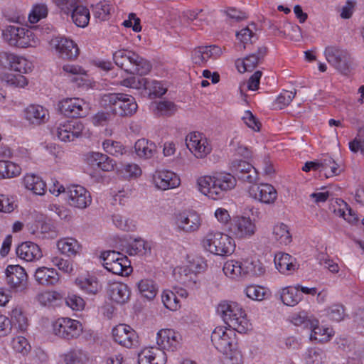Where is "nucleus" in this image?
I'll list each match as a JSON object with an SVG mask.
<instances>
[{"label": "nucleus", "mask_w": 364, "mask_h": 364, "mask_svg": "<svg viewBox=\"0 0 364 364\" xmlns=\"http://www.w3.org/2000/svg\"><path fill=\"white\" fill-rule=\"evenodd\" d=\"M50 45L59 53L60 58L74 60L79 55V48L71 39L63 36H57L50 41Z\"/></svg>", "instance_id": "f3484780"}, {"label": "nucleus", "mask_w": 364, "mask_h": 364, "mask_svg": "<svg viewBox=\"0 0 364 364\" xmlns=\"http://www.w3.org/2000/svg\"><path fill=\"white\" fill-rule=\"evenodd\" d=\"M84 124L78 120L72 119L60 123L52 130V134L60 141L70 142L82 135Z\"/></svg>", "instance_id": "1a4fd4ad"}, {"label": "nucleus", "mask_w": 364, "mask_h": 364, "mask_svg": "<svg viewBox=\"0 0 364 364\" xmlns=\"http://www.w3.org/2000/svg\"><path fill=\"white\" fill-rule=\"evenodd\" d=\"M245 294L252 300L262 301L264 299L266 290L261 286L250 285L245 289Z\"/></svg>", "instance_id": "052dcab7"}, {"label": "nucleus", "mask_w": 364, "mask_h": 364, "mask_svg": "<svg viewBox=\"0 0 364 364\" xmlns=\"http://www.w3.org/2000/svg\"><path fill=\"white\" fill-rule=\"evenodd\" d=\"M154 181L156 187L161 190L176 188L181 183L177 174L167 170L156 171L154 175Z\"/></svg>", "instance_id": "b1692460"}, {"label": "nucleus", "mask_w": 364, "mask_h": 364, "mask_svg": "<svg viewBox=\"0 0 364 364\" xmlns=\"http://www.w3.org/2000/svg\"><path fill=\"white\" fill-rule=\"evenodd\" d=\"M113 59L117 66L133 75H146L152 68L149 61L130 50L121 49L114 52Z\"/></svg>", "instance_id": "f03ea898"}, {"label": "nucleus", "mask_w": 364, "mask_h": 364, "mask_svg": "<svg viewBox=\"0 0 364 364\" xmlns=\"http://www.w3.org/2000/svg\"><path fill=\"white\" fill-rule=\"evenodd\" d=\"M108 295L113 302L124 304L129 299L130 291L127 284L122 282H114L109 286Z\"/></svg>", "instance_id": "cd10ccee"}, {"label": "nucleus", "mask_w": 364, "mask_h": 364, "mask_svg": "<svg viewBox=\"0 0 364 364\" xmlns=\"http://www.w3.org/2000/svg\"><path fill=\"white\" fill-rule=\"evenodd\" d=\"M176 225L178 228L186 232L196 231L200 226V219L198 215L195 213H181L176 217Z\"/></svg>", "instance_id": "bb28decb"}, {"label": "nucleus", "mask_w": 364, "mask_h": 364, "mask_svg": "<svg viewBox=\"0 0 364 364\" xmlns=\"http://www.w3.org/2000/svg\"><path fill=\"white\" fill-rule=\"evenodd\" d=\"M66 200L68 205L79 209H85L92 202L90 192L80 185H71L66 188Z\"/></svg>", "instance_id": "ddd939ff"}, {"label": "nucleus", "mask_w": 364, "mask_h": 364, "mask_svg": "<svg viewBox=\"0 0 364 364\" xmlns=\"http://www.w3.org/2000/svg\"><path fill=\"white\" fill-rule=\"evenodd\" d=\"M14 60H12L10 70L18 72L19 73H27L31 70V63L26 58L14 55Z\"/></svg>", "instance_id": "3c124183"}, {"label": "nucleus", "mask_w": 364, "mask_h": 364, "mask_svg": "<svg viewBox=\"0 0 364 364\" xmlns=\"http://www.w3.org/2000/svg\"><path fill=\"white\" fill-rule=\"evenodd\" d=\"M217 312L229 328L238 333H246L250 329V323L247 319L246 314L237 303L223 301L218 304Z\"/></svg>", "instance_id": "7ed1b4c3"}, {"label": "nucleus", "mask_w": 364, "mask_h": 364, "mask_svg": "<svg viewBox=\"0 0 364 364\" xmlns=\"http://www.w3.org/2000/svg\"><path fill=\"white\" fill-rule=\"evenodd\" d=\"M145 90L149 91V95L151 97H161L166 92V89L162 86L161 82L155 80L150 81L148 79Z\"/></svg>", "instance_id": "0e129e2a"}, {"label": "nucleus", "mask_w": 364, "mask_h": 364, "mask_svg": "<svg viewBox=\"0 0 364 364\" xmlns=\"http://www.w3.org/2000/svg\"><path fill=\"white\" fill-rule=\"evenodd\" d=\"M235 331L231 328L218 326L212 332L211 341L219 351L227 353L236 343Z\"/></svg>", "instance_id": "9b49d317"}, {"label": "nucleus", "mask_w": 364, "mask_h": 364, "mask_svg": "<svg viewBox=\"0 0 364 364\" xmlns=\"http://www.w3.org/2000/svg\"><path fill=\"white\" fill-rule=\"evenodd\" d=\"M229 168L235 178L243 182L254 183L259 178L256 168L245 160L237 159L232 160Z\"/></svg>", "instance_id": "9d476101"}, {"label": "nucleus", "mask_w": 364, "mask_h": 364, "mask_svg": "<svg viewBox=\"0 0 364 364\" xmlns=\"http://www.w3.org/2000/svg\"><path fill=\"white\" fill-rule=\"evenodd\" d=\"M300 285L286 287L280 291V299L284 304L289 306L296 305L302 299V294L299 292Z\"/></svg>", "instance_id": "2f4dec72"}, {"label": "nucleus", "mask_w": 364, "mask_h": 364, "mask_svg": "<svg viewBox=\"0 0 364 364\" xmlns=\"http://www.w3.org/2000/svg\"><path fill=\"white\" fill-rule=\"evenodd\" d=\"M203 248L210 253L227 256L235 251V244L228 235L218 231L210 230L201 240Z\"/></svg>", "instance_id": "39448f33"}, {"label": "nucleus", "mask_w": 364, "mask_h": 364, "mask_svg": "<svg viewBox=\"0 0 364 364\" xmlns=\"http://www.w3.org/2000/svg\"><path fill=\"white\" fill-rule=\"evenodd\" d=\"M166 355L159 347L145 348L139 354V364H166Z\"/></svg>", "instance_id": "5701e85b"}, {"label": "nucleus", "mask_w": 364, "mask_h": 364, "mask_svg": "<svg viewBox=\"0 0 364 364\" xmlns=\"http://www.w3.org/2000/svg\"><path fill=\"white\" fill-rule=\"evenodd\" d=\"M34 277L39 284L44 286L55 285L60 280L59 274L55 269L45 267L38 268Z\"/></svg>", "instance_id": "c756f323"}, {"label": "nucleus", "mask_w": 364, "mask_h": 364, "mask_svg": "<svg viewBox=\"0 0 364 364\" xmlns=\"http://www.w3.org/2000/svg\"><path fill=\"white\" fill-rule=\"evenodd\" d=\"M1 80L13 87H24L28 84L27 79L21 73H5Z\"/></svg>", "instance_id": "a18cd8bd"}, {"label": "nucleus", "mask_w": 364, "mask_h": 364, "mask_svg": "<svg viewBox=\"0 0 364 364\" xmlns=\"http://www.w3.org/2000/svg\"><path fill=\"white\" fill-rule=\"evenodd\" d=\"M76 285L85 293L89 295L97 294L102 289L95 277H80L75 279Z\"/></svg>", "instance_id": "473e14b6"}, {"label": "nucleus", "mask_w": 364, "mask_h": 364, "mask_svg": "<svg viewBox=\"0 0 364 364\" xmlns=\"http://www.w3.org/2000/svg\"><path fill=\"white\" fill-rule=\"evenodd\" d=\"M326 60L341 73H346L350 64L348 52L336 46H327L324 51Z\"/></svg>", "instance_id": "4468645a"}, {"label": "nucleus", "mask_w": 364, "mask_h": 364, "mask_svg": "<svg viewBox=\"0 0 364 364\" xmlns=\"http://www.w3.org/2000/svg\"><path fill=\"white\" fill-rule=\"evenodd\" d=\"M358 136L359 139L355 138L349 143V149L354 153L359 150L364 152V128L360 129Z\"/></svg>", "instance_id": "774afa93"}, {"label": "nucleus", "mask_w": 364, "mask_h": 364, "mask_svg": "<svg viewBox=\"0 0 364 364\" xmlns=\"http://www.w3.org/2000/svg\"><path fill=\"white\" fill-rule=\"evenodd\" d=\"M267 52L265 46L259 47L256 53H252L245 57L242 61L237 62V66L240 73L252 71L258 63L264 58Z\"/></svg>", "instance_id": "a878e982"}, {"label": "nucleus", "mask_w": 364, "mask_h": 364, "mask_svg": "<svg viewBox=\"0 0 364 364\" xmlns=\"http://www.w3.org/2000/svg\"><path fill=\"white\" fill-rule=\"evenodd\" d=\"M292 323L295 326H303L304 328H309L314 323L316 325V319L311 316H309L304 311L294 314L291 319Z\"/></svg>", "instance_id": "603ef678"}, {"label": "nucleus", "mask_w": 364, "mask_h": 364, "mask_svg": "<svg viewBox=\"0 0 364 364\" xmlns=\"http://www.w3.org/2000/svg\"><path fill=\"white\" fill-rule=\"evenodd\" d=\"M273 239L280 245H288L291 241V235L287 225H275L272 231Z\"/></svg>", "instance_id": "c03bdc74"}, {"label": "nucleus", "mask_w": 364, "mask_h": 364, "mask_svg": "<svg viewBox=\"0 0 364 364\" xmlns=\"http://www.w3.org/2000/svg\"><path fill=\"white\" fill-rule=\"evenodd\" d=\"M111 9V5L108 2L100 1L92 6L94 17L100 21H107L109 18Z\"/></svg>", "instance_id": "49530a36"}, {"label": "nucleus", "mask_w": 364, "mask_h": 364, "mask_svg": "<svg viewBox=\"0 0 364 364\" xmlns=\"http://www.w3.org/2000/svg\"><path fill=\"white\" fill-rule=\"evenodd\" d=\"M60 112L68 117L78 118L85 117L89 112V105L78 97L65 98L58 104Z\"/></svg>", "instance_id": "f8f14e48"}, {"label": "nucleus", "mask_w": 364, "mask_h": 364, "mask_svg": "<svg viewBox=\"0 0 364 364\" xmlns=\"http://www.w3.org/2000/svg\"><path fill=\"white\" fill-rule=\"evenodd\" d=\"M6 281L9 287L16 291L27 288V274L20 265H9L6 270Z\"/></svg>", "instance_id": "2eb2a0df"}, {"label": "nucleus", "mask_w": 364, "mask_h": 364, "mask_svg": "<svg viewBox=\"0 0 364 364\" xmlns=\"http://www.w3.org/2000/svg\"><path fill=\"white\" fill-rule=\"evenodd\" d=\"M296 95V90H294V91L285 90L277 97L274 102V105L278 109H282L290 104L292 100L295 97Z\"/></svg>", "instance_id": "13d9d810"}, {"label": "nucleus", "mask_w": 364, "mask_h": 364, "mask_svg": "<svg viewBox=\"0 0 364 364\" xmlns=\"http://www.w3.org/2000/svg\"><path fill=\"white\" fill-rule=\"evenodd\" d=\"M249 194L252 198L265 204L274 203L277 197L276 189L268 183L251 186Z\"/></svg>", "instance_id": "aec40b11"}, {"label": "nucleus", "mask_w": 364, "mask_h": 364, "mask_svg": "<svg viewBox=\"0 0 364 364\" xmlns=\"http://www.w3.org/2000/svg\"><path fill=\"white\" fill-rule=\"evenodd\" d=\"M88 160L92 165H95L103 171H111L116 166L115 161L105 154L99 152L90 154Z\"/></svg>", "instance_id": "f704fd0d"}, {"label": "nucleus", "mask_w": 364, "mask_h": 364, "mask_svg": "<svg viewBox=\"0 0 364 364\" xmlns=\"http://www.w3.org/2000/svg\"><path fill=\"white\" fill-rule=\"evenodd\" d=\"M119 171L124 178L136 177L141 173L140 167L135 164H123Z\"/></svg>", "instance_id": "69168bd1"}, {"label": "nucleus", "mask_w": 364, "mask_h": 364, "mask_svg": "<svg viewBox=\"0 0 364 364\" xmlns=\"http://www.w3.org/2000/svg\"><path fill=\"white\" fill-rule=\"evenodd\" d=\"M109 272H112L114 274L127 276L129 275L132 269L130 265V261L128 259L127 256L122 257L121 259H118L112 265L107 269Z\"/></svg>", "instance_id": "79ce46f5"}, {"label": "nucleus", "mask_w": 364, "mask_h": 364, "mask_svg": "<svg viewBox=\"0 0 364 364\" xmlns=\"http://www.w3.org/2000/svg\"><path fill=\"white\" fill-rule=\"evenodd\" d=\"M63 360L65 364H85L88 354L83 349L75 347L64 354Z\"/></svg>", "instance_id": "4c0bfd02"}, {"label": "nucleus", "mask_w": 364, "mask_h": 364, "mask_svg": "<svg viewBox=\"0 0 364 364\" xmlns=\"http://www.w3.org/2000/svg\"><path fill=\"white\" fill-rule=\"evenodd\" d=\"M181 340V335L172 329H161L157 333V345L163 350H175Z\"/></svg>", "instance_id": "4be33fe9"}, {"label": "nucleus", "mask_w": 364, "mask_h": 364, "mask_svg": "<svg viewBox=\"0 0 364 364\" xmlns=\"http://www.w3.org/2000/svg\"><path fill=\"white\" fill-rule=\"evenodd\" d=\"M23 184L26 188L32 191L36 195L42 196L45 193V182L34 174H26L23 178Z\"/></svg>", "instance_id": "e433bc0d"}, {"label": "nucleus", "mask_w": 364, "mask_h": 364, "mask_svg": "<svg viewBox=\"0 0 364 364\" xmlns=\"http://www.w3.org/2000/svg\"><path fill=\"white\" fill-rule=\"evenodd\" d=\"M148 250H150V247L147 242L141 238H136L129 244L128 252L130 255H135L145 254Z\"/></svg>", "instance_id": "864d4df0"}, {"label": "nucleus", "mask_w": 364, "mask_h": 364, "mask_svg": "<svg viewBox=\"0 0 364 364\" xmlns=\"http://www.w3.org/2000/svg\"><path fill=\"white\" fill-rule=\"evenodd\" d=\"M70 11L72 20L77 26L84 28L88 25L90 11L87 7L77 5Z\"/></svg>", "instance_id": "58836bf2"}, {"label": "nucleus", "mask_w": 364, "mask_h": 364, "mask_svg": "<svg viewBox=\"0 0 364 364\" xmlns=\"http://www.w3.org/2000/svg\"><path fill=\"white\" fill-rule=\"evenodd\" d=\"M157 114L164 116H171L176 111V105L170 101H160L156 105Z\"/></svg>", "instance_id": "4d7b16f0"}, {"label": "nucleus", "mask_w": 364, "mask_h": 364, "mask_svg": "<svg viewBox=\"0 0 364 364\" xmlns=\"http://www.w3.org/2000/svg\"><path fill=\"white\" fill-rule=\"evenodd\" d=\"M187 148L196 158L203 159L211 151V146L199 132H192L186 137Z\"/></svg>", "instance_id": "dca6fc26"}, {"label": "nucleus", "mask_w": 364, "mask_h": 364, "mask_svg": "<svg viewBox=\"0 0 364 364\" xmlns=\"http://www.w3.org/2000/svg\"><path fill=\"white\" fill-rule=\"evenodd\" d=\"M48 7L44 4H36L33 6L28 16V20L31 23H36L41 19L44 18L48 15Z\"/></svg>", "instance_id": "8fccbe9b"}, {"label": "nucleus", "mask_w": 364, "mask_h": 364, "mask_svg": "<svg viewBox=\"0 0 364 364\" xmlns=\"http://www.w3.org/2000/svg\"><path fill=\"white\" fill-rule=\"evenodd\" d=\"M121 85L134 89L144 88L145 90L146 86H147V79L132 76L123 80Z\"/></svg>", "instance_id": "680f3d73"}, {"label": "nucleus", "mask_w": 364, "mask_h": 364, "mask_svg": "<svg viewBox=\"0 0 364 364\" xmlns=\"http://www.w3.org/2000/svg\"><path fill=\"white\" fill-rule=\"evenodd\" d=\"M112 336L114 341L126 348H131L137 343V334L129 326L119 324L112 329Z\"/></svg>", "instance_id": "6ab92c4d"}, {"label": "nucleus", "mask_w": 364, "mask_h": 364, "mask_svg": "<svg viewBox=\"0 0 364 364\" xmlns=\"http://www.w3.org/2000/svg\"><path fill=\"white\" fill-rule=\"evenodd\" d=\"M26 119L33 124L45 123L48 119V111L42 106L31 105L24 110Z\"/></svg>", "instance_id": "7c9ffc66"}, {"label": "nucleus", "mask_w": 364, "mask_h": 364, "mask_svg": "<svg viewBox=\"0 0 364 364\" xmlns=\"http://www.w3.org/2000/svg\"><path fill=\"white\" fill-rule=\"evenodd\" d=\"M52 327L55 336L65 340L77 338L82 332L80 321L67 317L58 318L53 323Z\"/></svg>", "instance_id": "6e6552de"}, {"label": "nucleus", "mask_w": 364, "mask_h": 364, "mask_svg": "<svg viewBox=\"0 0 364 364\" xmlns=\"http://www.w3.org/2000/svg\"><path fill=\"white\" fill-rule=\"evenodd\" d=\"M284 33L287 34L291 41L296 42L301 41L302 38L301 28L298 25L287 22L284 25Z\"/></svg>", "instance_id": "e2e57ef3"}, {"label": "nucleus", "mask_w": 364, "mask_h": 364, "mask_svg": "<svg viewBox=\"0 0 364 364\" xmlns=\"http://www.w3.org/2000/svg\"><path fill=\"white\" fill-rule=\"evenodd\" d=\"M2 37L9 46L17 48L36 47L39 40L31 30L17 26H7L2 30Z\"/></svg>", "instance_id": "0eeeda50"}, {"label": "nucleus", "mask_w": 364, "mask_h": 364, "mask_svg": "<svg viewBox=\"0 0 364 364\" xmlns=\"http://www.w3.org/2000/svg\"><path fill=\"white\" fill-rule=\"evenodd\" d=\"M321 165L323 169H326L328 168H331V173L329 176H338L343 171L340 165L330 156H326L325 158L321 159ZM326 177H328V176L326 175Z\"/></svg>", "instance_id": "bf43d9fd"}, {"label": "nucleus", "mask_w": 364, "mask_h": 364, "mask_svg": "<svg viewBox=\"0 0 364 364\" xmlns=\"http://www.w3.org/2000/svg\"><path fill=\"white\" fill-rule=\"evenodd\" d=\"M161 299L165 307L171 311H176L180 306L177 296L171 291H164L161 294Z\"/></svg>", "instance_id": "09e8293b"}, {"label": "nucleus", "mask_w": 364, "mask_h": 364, "mask_svg": "<svg viewBox=\"0 0 364 364\" xmlns=\"http://www.w3.org/2000/svg\"><path fill=\"white\" fill-rule=\"evenodd\" d=\"M112 220L116 227L124 231H131L135 228V225L132 220L119 214L114 215L112 216Z\"/></svg>", "instance_id": "6e6d98bb"}, {"label": "nucleus", "mask_w": 364, "mask_h": 364, "mask_svg": "<svg viewBox=\"0 0 364 364\" xmlns=\"http://www.w3.org/2000/svg\"><path fill=\"white\" fill-rule=\"evenodd\" d=\"M103 105L109 106L113 114L120 117H130L137 110L134 97L124 93H109L102 97Z\"/></svg>", "instance_id": "423d86ee"}, {"label": "nucleus", "mask_w": 364, "mask_h": 364, "mask_svg": "<svg viewBox=\"0 0 364 364\" xmlns=\"http://www.w3.org/2000/svg\"><path fill=\"white\" fill-rule=\"evenodd\" d=\"M309 329H311L310 339L320 343L327 342L334 334L332 328L320 326L317 319L316 325L314 323Z\"/></svg>", "instance_id": "c9c22d12"}, {"label": "nucleus", "mask_w": 364, "mask_h": 364, "mask_svg": "<svg viewBox=\"0 0 364 364\" xmlns=\"http://www.w3.org/2000/svg\"><path fill=\"white\" fill-rule=\"evenodd\" d=\"M102 146L107 153L116 156L122 155L124 149L120 142L111 139L104 141Z\"/></svg>", "instance_id": "5fc2aeb1"}, {"label": "nucleus", "mask_w": 364, "mask_h": 364, "mask_svg": "<svg viewBox=\"0 0 364 364\" xmlns=\"http://www.w3.org/2000/svg\"><path fill=\"white\" fill-rule=\"evenodd\" d=\"M277 269L282 274H290L298 268L296 259L287 253L279 252L274 257Z\"/></svg>", "instance_id": "c85d7f7f"}, {"label": "nucleus", "mask_w": 364, "mask_h": 364, "mask_svg": "<svg viewBox=\"0 0 364 364\" xmlns=\"http://www.w3.org/2000/svg\"><path fill=\"white\" fill-rule=\"evenodd\" d=\"M17 256L26 262H36L43 257L40 247L32 242L21 243L16 248Z\"/></svg>", "instance_id": "393cba45"}, {"label": "nucleus", "mask_w": 364, "mask_h": 364, "mask_svg": "<svg viewBox=\"0 0 364 364\" xmlns=\"http://www.w3.org/2000/svg\"><path fill=\"white\" fill-rule=\"evenodd\" d=\"M173 274L176 277L178 274V279L182 283L192 280L193 275H195L193 271L188 266L177 267L174 269Z\"/></svg>", "instance_id": "338daca9"}, {"label": "nucleus", "mask_w": 364, "mask_h": 364, "mask_svg": "<svg viewBox=\"0 0 364 364\" xmlns=\"http://www.w3.org/2000/svg\"><path fill=\"white\" fill-rule=\"evenodd\" d=\"M223 271L227 277L232 279H240L247 276H261L264 273L265 269L259 260H229L224 264Z\"/></svg>", "instance_id": "20e7f679"}, {"label": "nucleus", "mask_w": 364, "mask_h": 364, "mask_svg": "<svg viewBox=\"0 0 364 364\" xmlns=\"http://www.w3.org/2000/svg\"><path fill=\"white\" fill-rule=\"evenodd\" d=\"M324 358V353L318 348H309L304 355L306 364H323Z\"/></svg>", "instance_id": "de8ad7c7"}, {"label": "nucleus", "mask_w": 364, "mask_h": 364, "mask_svg": "<svg viewBox=\"0 0 364 364\" xmlns=\"http://www.w3.org/2000/svg\"><path fill=\"white\" fill-rule=\"evenodd\" d=\"M137 288L142 296L151 300L156 296L159 288L154 281L144 279L137 282Z\"/></svg>", "instance_id": "a19ab883"}, {"label": "nucleus", "mask_w": 364, "mask_h": 364, "mask_svg": "<svg viewBox=\"0 0 364 364\" xmlns=\"http://www.w3.org/2000/svg\"><path fill=\"white\" fill-rule=\"evenodd\" d=\"M236 183L235 176L227 172H218L198 179L200 191L213 200L222 198L225 193L235 187Z\"/></svg>", "instance_id": "f257e3e1"}, {"label": "nucleus", "mask_w": 364, "mask_h": 364, "mask_svg": "<svg viewBox=\"0 0 364 364\" xmlns=\"http://www.w3.org/2000/svg\"><path fill=\"white\" fill-rule=\"evenodd\" d=\"M58 250L64 255L69 257L75 256L80 249L78 242L72 237L63 238L58 241Z\"/></svg>", "instance_id": "ea45409f"}, {"label": "nucleus", "mask_w": 364, "mask_h": 364, "mask_svg": "<svg viewBox=\"0 0 364 364\" xmlns=\"http://www.w3.org/2000/svg\"><path fill=\"white\" fill-rule=\"evenodd\" d=\"M135 152L141 159H148L156 153V144L145 139L137 140L134 144Z\"/></svg>", "instance_id": "72a5a7b5"}, {"label": "nucleus", "mask_w": 364, "mask_h": 364, "mask_svg": "<svg viewBox=\"0 0 364 364\" xmlns=\"http://www.w3.org/2000/svg\"><path fill=\"white\" fill-rule=\"evenodd\" d=\"M222 54L220 47L212 45L206 46H198L192 51V60L195 64L202 65L207 63L209 59H216Z\"/></svg>", "instance_id": "412c9836"}, {"label": "nucleus", "mask_w": 364, "mask_h": 364, "mask_svg": "<svg viewBox=\"0 0 364 364\" xmlns=\"http://www.w3.org/2000/svg\"><path fill=\"white\" fill-rule=\"evenodd\" d=\"M21 168L10 161L0 160V178H11L20 175Z\"/></svg>", "instance_id": "37998d69"}, {"label": "nucleus", "mask_w": 364, "mask_h": 364, "mask_svg": "<svg viewBox=\"0 0 364 364\" xmlns=\"http://www.w3.org/2000/svg\"><path fill=\"white\" fill-rule=\"evenodd\" d=\"M257 230L255 224L250 218L239 217L234 218L230 227V231L238 238L252 237Z\"/></svg>", "instance_id": "a211bd4d"}]
</instances>
